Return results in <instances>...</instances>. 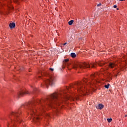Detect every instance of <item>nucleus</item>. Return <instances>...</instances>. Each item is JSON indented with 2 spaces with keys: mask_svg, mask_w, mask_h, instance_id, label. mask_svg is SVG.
Masks as SVG:
<instances>
[{
  "mask_svg": "<svg viewBox=\"0 0 127 127\" xmlns=\"http://www.w3.org/2000/svg\"><path fill=\"white\" fill-rule=\"evenodd\" d=\"M65 98L67 100H70L71 101H75V100H78V97H73L68 96L67 95V92L65 91H61L60 92H55L52 94L49 98L45 100L38 99L36 102H30L29 103H25L22 105L21 109H28L30 112V115L32 118V120L34 123L36 122H39L40 118L38 117V115L35 113L36 112V109L35 107L37 105V107L39 111H42V112H45V109L46 107H52L53 103L55 102L57 106L59 105V101L61 99Z\"/></svg>",
  "mask_w": 127,
  "mask_h": 127,
  "instance_id": "obj_1",
  "label": "nucleus"
},
{
  "mask_svg": "<svg viewBox=\"0 0 127 127\" xmlns=\"http://www.w3.org/2000/svg\"><path fill=\"white\" fill-rule=\"evenodd\" d=\"M11 116L14 118V120L12 122V125L14 122H17L18 123L21 122V108H19L16 110L14 112L11 113Z\"/></svg>",
  "mask_w": 127,
  "mask_h": 127,
  "instance_id": "obj_2",
  "label": "nucleus"
},
{
  "mask_svg": "<svg viewBox=\"0 0 127 127\" xmlns=\"http://www.w3.org/2000/svg\"><path fill=\"white\" fill-rule=\"evenodd\" d=\"M45 76H47L49 77L47 79L44 80V84L46 87H48V85L53 86L55 84V76L53 75H51L48 73H44Z\"/></svg>",
  "mask_w": 127,
  "mask_h": 127,
  "instance_id": "obj_3",
  "label": "nucleus"
},
{
  "mask_svg": "<svg viewBox=\"0 0 127 127\" xmlns=\"http://www.w3.org/2000/svg\"><path fill=\"white\" fill-rule=\"evenodd\" d=\"M71 87V88H77V91L82 92V93H88V90H87V89H85V90L84 91L83 83L81 82H76L74 85H72Z\"/></svg>",
  "mask_w": 127,
  "mask_h": 127,
  "instance_id": "obj_4",
  "label": "nucleus"
},
{
  "mask_svg": "<svg viewBox=\"0 0 127 127\" xmlns=\"http://www.w3.org/2000/svg\"><path fill=\"white\" fill-rule=\"evenodd\" d=\"M72 67L73 69H84V68H90L91 66L90 64L87 63L81 64H74L72 65Z\"/></svg>",
  "mask_w": 127,
  "mask_h": 127,
  "instance_id": "obj_5",
  "label": "nucleus"
},
{
  "mask_svg": "<svg viewBox=\"0 0 127 127\" xmlns=\"http://www.w3.org/2000/svg\"><path fill=\"white\" fill-rule=\"evenodd\" d=\"M25 94H28V92H26V91H25L24 90H22L21 91L19 92L18 93V96L19 97H22V96H23Z\"/></svg>",
  "mask_w": 127,
  "mask_h": 127,
  "instance_id": "obj_6",
  "label": "nucleus"
},
{
  "mask_svg": "<svg viewBox=\"0 0 127 127\" xmlns=\"http://www.w3.org/2000/svg\"><path fill=\"white\" fill-rule=\"evenodd\" d=\"M117 63H110L109 64V68H115L117 66Z\"/></svg>",
  "mask_w": 127,
  "mask_h": 127,
  "instance_id": "obj_7",
  "label": "nucleus"
},
{
  "mask_svg": "<svg viewBox=\"0 0 127 127\" xmlns=\"http://www.w3.org/2000/svg\"><path fill=\"white\" fill-rule=\"evenodd\" d=\"M96 109H98L99 110H103L104 109V105L103 104H99L98 105H96Z\"/></svg>",
  "mask_w": 127,
  "mask_h": 127,
  "instance_id": "obj_8",
  "label": "nucleus"
},
{
  "mask_svg": "<svg viewBox=\"0 0 127 127\" xmlns=\"http://www.w3.org/2000/svg\"><path fill=\"white\" fill-rule=\"evenodd\" d=\"M9 26L11 29H12V28H14L15 27V23H10L9 24Z\"/></svg>",
  "mask_w": 127,
  "mask_h": 127,
  "instance_id": "obj_9",
  "label": "nucleus"
},
{
  "mask_svg": "<svg viewBox=\"0 0 127 127\" xmlns=\"http://www.w3.org/2000/svg\"><path fill=\"white\" fill-rule=\"evenodd\" d=\"M70 56L72 58H75L76 57V54H75L74 53H71L70 54Z\"/></svg>",
  "mask_w": 127,
  "mask_h": 127,
  "instance_id": "obj_10",
  "label": "nucleus"
},
{
  "mask_svg": "<svg viewBox=\"0 0 127 127\" xmlns=\"http://www.w3.org/2000/svg\"><path fill=\"white\" fill-rule=\"evenodd\" d=\"M91 68H96V65L97 64L95 63H92V64H91Z\"/></svg>",
  "mask_w": 127,
  "mask_h": 127,
  "instance_id": "obj_11",
  "label": "nucleus"
},
{
  "mask_svg": "<svg viewBox=\"0 0 127 127\" xmlns=\"http://www.w3.org/2000/svg\"><path fill=\"white\" fill-rule=\"evenodd\" d=\"M73 22H74V20H71L69 21L68 22L69 25H72V24H73Z\"/></svg>",
  "mask_w": 127,
  "mask_h": 127,
  "instance_id": "obj_12",
  "label": "nucleus"
},
{
  "mask_svg": "<svg viewBox=\"0 0 127 127\" xmlns=\"http://www.w3.org/2000/svg\"><path fill=\"white\" fill-rule=\"evenodd\" d=\"M99 66H103L105 64H104V63H102L101 62H100L98 64Z\"/></svg>",
  "mask_w": 127,
  "mask_h": 127,
  "instance_id": "obj_13",
  "label": "nucleus"
},
{
  "mask_svg": "<svg viewBox=\"0 0 127 127\" xmlns=\"http://www.w3.org/2000/svg\"><path fill=\"white\" fill-rule=\"evenodd\" d=\"M95 77H96V75H95V74H92L91 75V80H93V79H94V78H95Z\"/></svg>",
  "mask_w": 127,
  "mask_h": 127,
  "instance_id": "obj_14",
  "label": "nucleus"
},
{
  "mask_svg": "<svg viewBox=\"0 0 127 127\" xmlns=\"http://www.w3.org/2000/svg\"><path fill=\"white\" fill-rule=\"evenodd\" d=\"M110 86V84H108L107 85H105L104 86L105 88H106V89H109V87Z\"/></svg>",
  "mask_w": 127,
  "mask_h": 127,
  "instance_id": "obj_15",
  "label": "nucleus"
},
{
  "mask_svg": "<svg viewBox=\"0 0 127 127\" xmlns=\"http://www.w3.org/2000/svg\"><path fill=\"white\" fill-rule=\"evenodd\" d=\"M68 61H69V60H68V59H67L64 60L63 62H64V63H67V62H68Z\"/></svg>",
  "mask_w": 127,
  "mask_h": 127,
  "instance_id": "obj_16",
  "label": "nucleus"
},
{
  "mask_svg": "<svg viewBox=\"0 0 127 127\" xmlns=\"http://www.w3.org/2000/svg\"><path fill=\"white\" fill-rule=\"evenodd\" d=\"M49 118H50V115L48 114H46V119H48Z\"/></svg>",
  "mask_w": 127,
  "mask_h": 127,
  "instance_id": "obj_17",
  "label": "nucleus"
},
{
  "mask_svg": "<svg viewBox=\"0 0 127 127\" xmlns=\"http://www.w3.org/2000/svg\"><path fill=\"white\" fill-rule=\"evenodd\" d=\"M107 121L108 122V123H111V122H112V121H113V119L110 118V119H107Z\"/></svg>",
  "mask_w": 127,
  "mask_h": 127,
  "instance_id": "obj_18",
  "label": "nucleus"
},
{
  "mask_svg": "<svg viewBox=\"0 0 127 127\" xmlns=\"http://www.w3.org/2000/svg\"><path fill=\"white\" fill-rule=\"evenodd\" d=\"M113 7H114V8H117V6L116 5H114V6H113Z\"/></svg>",
  "mask_w": 127,
  "mask_h": 127,
  "instance_id": "obj_19",
  "label": "nucleus"
},
{
  "mask_svg": "<svg viewBox=\"0 0 127 127\" xmlns=\"http://www.w3.org/2000/svg\"><path fill=\"white\" fill-rule=\"evenodd\" d=\"M101 5H102V4L101 3L97 4V6H101Z\"/></svg>",
  "mask_w": 127,
  "mask_h": 127,
  "instance_id": "obj_20",
  "label": "nucleus"
},
{
  "mask_svg": "<svg viewBox=\"0 0 127 127\" xmlns=\"http://www.w3.org/2000/svg\"><path fill=\"white\" fill-rule=\"evenodd\" d=\"M50 70H51V71H54V69L53 68H50Z\"/></svg>",
  "mask_w": 127,
  "mask_h": 127,
  "instance_id": "obj_21",
  "label": "nucleus"
},
{
  "mask_svg": "<svg viewBox=\"0 0 127 127\" xmlns=\"http://www.w3.org/2000/svg\"><path fill=\"white\" fill-rule=\"evenodd\" d=\"M66 44H67V43H64V46L66 45Z\"/></svg>",
  "mask_w": 127,
  "mask_h": 127,
  "instance_id": "obj_22",
  "label": "nucleus"
},
{
  "mask_svg": "<svg viewBox=\"0 0 127 127\" xmlns=\"http://www.w3.org/2000/svg\"><path fill=\"white\" fill-rule=\"evenodd\" d=\"M120 1H123L124 0H119Z\"/></svg>",
  "mask_w": 127,
  "mask_h": 127,
  "instance_id": "obj_23",
  "label": "nucleus"
},
{
  "mask_svg": "<svg viewBox=\"0 0 127 127\" xmlns=\"http://www.w3.org/2000/svg\"><path fill=\"white\" fill-rule=\"evenodd\" d=\"M38 77H39V78H41V76H40V75H39Z\"/></svg>",
  "mask_w": 127,
  "mask_h": 127,
  "instance_id": "obj_24",
  "label": "nucleus"
},
{
  "mask_svg": "<svg viewBox=\"0 0 127 127\" xmlns=\"http://www.w3.org/2000/svg\"><path fill=\"white\" fill-rule=\"evenodd\" d=\"M84 83H87V81H85V80H84Z\"/></svg>",
  "mask_w": 127,
  "mask_h": 127,
  "instance_id": "obj_25",
  "label": "nucleus"
},
{
  "mask_svg": "<svg viewBox=\"0 0 127 127\" xmlns=\"http://www.w3.org/2000/svg\"><path fill=\"white\" fill-rule=\"evenodd\" d=\"M35 90H36V88H35V89H34V91H35Z\"/></svg>",
  "mask_w": 127,
  "mask_h": 127,
  "instance_id": "obj_26",
  "label": "nucleus"
},
{
  "mask_svg": "<svg viewBox=\"0 0 127 127\" xmlns=\"http://www.w3.org/2000/svg\"><path fill=\"white\" fill-rule=\"evenodd\" d=\"M117 10H119V8H117Z\"/></svg>",
  "mask_w": 127,
  "mask_h": 127,
  "instance_id": "obj_27",
  "label": "nucleus"
},
{
  "mask_svg": "<svg viewBox=\"0 0 127 127\" xmlns=\"http://www.w3.org/2000/svg\"><path fill=\"white\" fill-rule=\"evenodd\" d=\"M41 75H43L42 73H41Z\"/></svg>",
  "mask_w": 127,
  "mask_h": 127,
  "instance_id": "obj_28",
  "label": "nucleus"
},
{
  "mask_svg": "<svg viewBox=\"0 0 127 127\" xmlns=\"http://www.w3.org/2000/svg\"><path fill=\"white\" fill-rule=\"evenodd\" d=\"M90 85V84H88V85Z\"/></svg>",
  "mask_w": 127,
  "mask_h": 127,
  "instance_id": "obj_29",
  "label": "nucleus"
},
{
  "mask_svg": "<svg viewBox=\"0 0 127 127\" xmlns=\"http://www.w3.org/2000/svg\"><path fill=\"white\" fill-rule=\"evenodd\" d=\"M57 110V111L58 110V109H56Z\"/></svg>",
  "mask_w": 127,
  "mask_h": 127,
  "instance_id": "obj_30",
  "label": "nucleus"
}]
</instances>
